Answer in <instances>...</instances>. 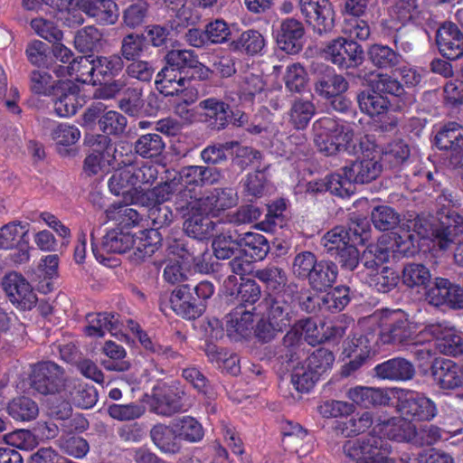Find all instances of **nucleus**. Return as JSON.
Listing matches in <instances>:
<instances>
[{"mask_svg": "<svg viewBox=\"0 0 463 463\" xmlns=\"http://www.w3.org/2000/svg\"><path fill=\"white\" fill-rule=\"evenodd\" d=\"M314 143L325 156L339 152L356 155L362 151V141L356 137L352 128L339 124L332 118L323 117L316 120L312 127Z\"/></svg>", "mask_w": 463, "mask_h": 463, "instance_id": "nucleus-1", "label": "nucleus"}, {"mask_svg": "<svg viewBox=\"0 0 463 463\" xmlns=\"http://www.w3.org/2000/svg\"><path fill=\"white\" fill-rule=\"evenodd\" d=\"M324 52L333 64L345 70L360 67L365 59L364 48L360 43L342 36L328 42Z\"/></svg>", "mask_w": 463, "mask_h": 463, "instance_id": "nucleus-2", "label": "nucleus"}, {"mask_svg": "<svg viewBox=\"0 0 463 463\" xmlns=\"http://www.w3.org/2000/svg\"><path fill=\"white\" fill-rule=\"evenodd\" d=\"M68 380L64 369L51 361L35 364L30 374L31 387L44 395L64 390Z\"/></svg>", "mask_w": 463, "mask_h": 463, "instance_id": "nucleus-3", "label": "nucleus"}, {"mask_svg": "<svg viewBox=\"0 0 463 463\" xmlns=\"http://www.w3.org/2000/svg\"><path fill=\"white\" fill-rule=\"evenodd\" d=\"M432 241L441 250H447L463 241V216L452 210H442L431 230Z\"/></svg>", "mask_w": 463, "mask_h": 463, "instance_id": "nucleus-4", "label": "nucleus"}, {"mask_svg": "<svg viewBox=\"0 0 463 463\" xmlns=\"http://www.w3.org/2000/svg\"><path fill=\"white\" fill-rule=\"evenodd\" d=\"M297 293V285L289 283L288 288L278 294H269L259 302L262 316L276 323L284 330L291 324L292 303Z\"/></svg>", "mask_w": 463, "mask_h": 463, "instance_id": "nucleus-5", "label": "nucleus"}, {"mask_svg": "<svg viewBox=\"0 0 463 463\" xmlns=\"http://www.w3.org/2000/svg\"><path fill=\"white\" fill-rule=\"evenodd\" d=\"M306 22L318 34L330 33L335 27V10L329 0H298Z\"/></svg>", "mask_w": 463, "mask_h": 463, "instance_id": "nucleus-6", "label": "nucleus"}, {"mask_svg": "<svg viewBox=\"0 0 463 463\" xmlns=\"http://www.w3.org/2000/svg\"><path fill=\"white\" fill-rule=\"evenodd\" d=\"M425 298L430 305L436 307L447 306L454 310L463 309L460 286L445 278L436 277L431 279V284L426 289Z\"/></svg>", "mask_w": 463, "mask_h": 463, "instance_id": "nucleus-7", "label": "nucleus"}, {"mask_svg": "<svg viewBox=\"0 0 463 463\" xmlns=\"http://www.w3.org/2000/svg\"><path fill=\"white\" fill-rule=\"evenodd\" d=\"M185 392L175 385L155 387L149 398L150 411L162 416H172L184 409Z\"/></svg>", "mask_w": 463, "mask_h": 463, "instance_id": "nucleus-8", "label": "nucleus"}, {"mask_svg": "<svg viewBox=\"0 0 463 463\" xmlns=\"http://www.w3.org/2000/svg\"><path fill=\"white\" fill-rule=\"evenodd\" d=\"M435 384L443 391L463 388V364L443 357H436L430 367Z\"/></svg>", "mask_w": 463, "mask_h": 463, "instance_id": "nucleus-9", "label": "nucleus"}, {"mask_svg": "<svg viewBox=\"0 0 463 463\" xmlns=\"http://www.w3.org/2000/svg\"><path fill=\"white\" fill-rule=\"evenodd\" d=\"M435 43L441 57L457 61L463 57V33L452 22H444L436 31Z\"/></svg>", "mask_w": 463, "mask_h": 463, "instance_id": "nucleus-10", "label": "nucleus"}, {"mask_svg": "<svg viewBox=\"0 0 463 463\" xmlns=\"http://www.w3.org/2000/svg\"><path fill=\"white\" fill-rule=\"evenodd\" d=\"M373 432L382 433L389 439L414 446L417 426L411 422V420L403 416L402 418L392 417L389 419H382L378 416Z\"/></svg>", "mask_w": 463, "mask_h": 463, "instance_id": "nucleus-11", "label": "nucleus"}, {"mask_svg": "<svg viewBox=\"0 0 463 463\" xmlns=\"http://www.w3.org/2000/svg\"><path fill=\"white\" fill-rule=\"evenodd\" d=\"M2 288L10 301L23 309H31L37 302L36 294L31 285L16 272H11L3 278Z\"/></svg>", "mask_w": 463, "mask_h": 463, "instance_id": "nucleus-12", "label": "nucleus"}, {"mask_svg": "<svg viewBox=\"0 0 463 463\" xmlns=\"http://www.w3.org/2000/svg\"><path fill=\"white\" fill-rule=\"evenodd\" d=\"M400 413L410 420L430 421L437 416L438 409L430 398L410 393L399 399L397 404Z\"/></svg>", "mask_w": 463, "mask_h": 463, "instance_id": "nucleus-13", "label": "nucleus"}, {"mask_svg": "<svg viewBox=\"0 0 463 463\" xmlns=\"http://www.w3.org/2000/svg\"><path fill=\"white\" fill-rule=\"evenodd\" d=\"M306 29L302 21L288 17L280 22L276 33V42L280 50L289 54L298 53L303 48Z\"/></svg>", "mask_w": 463, "mask_h": 463, "instance_id": "nucleus-14", "label": "nucleus"}, {"mask_svg": "<svg viewBox=\"0 0 463 463\" xmlns=\"http://www.w3.org/2000/svg\"><path fill=\"white\" fill-rule=\"evenodd\" d=\"M191 18V10L184 5L177 11L175 18L170 20L167 25L153 24L147 27L146 36L152 46L167 49L172 41L170 32L180 33L188 25Z\"/></svg>", "mask_w": 463, "mask_h": 463, "instance_id": "nucleus-15", "label": "nucleus"}, {"mask_svg": "<svg viewBox=\"0 0 463 463\" xmlns=\"http://www.w3.org/2000/svg\"><path fill=\"white\" fill-rule=\"evenodd\" d=\"M348 88L349 83L342 74L336 73L328 65H317L314 90L320 98L328 99L335 94L346 92Z\"/></svg>", "mask_w": 463, "mask_h": 463, "instance_id": "nucleus-16", "label": "nucleus"}, {"mask_svg": "<svg viewBox=\"0 0 463 463\" xmlns=\"http://www.w3.org/2000/svg\"><path fill=\"white\" fill-rule=\"evenodd\" d=\"M382 338L384 343L402 346L416 344L415 332L410 326L407 315L402 310L392 313L390 322L382 331Z\"/></svg>", "mask_w": 463, "mask_h": 463, "instance_id": "nucleus-17", "label": "nucleus"}, {"mask_svg": "<svg viewBox=\"0 0 463 463\" xmlns=\"http://www.w3.org/2000/svg\"><path fill=\"white\" fill-rule=\"evenodd\" d=\"M30 90L39 96H57L61 90L75 91L77 86L70 80H56L45 70H33L29 75Z\"/></svg>", "mask_w": 463, "mask_h": 463, "instance_id": "nucleus-18", "label": "nucleus"}, {"mask_svg": "<svg viewBox=\"0 0 463 463\" xmlns=\"http://www.w3.org/2000/svg\"><path fill=\"white\" fill-rule=\"evenodd\" d=\"M170 303L176 315L188 320L200 317L205 310V304L202 300L197 301L194 296H191L188 286L175 288L171 294Z\"/></svg>", "mask_w": 463, "mask_h": 463, "instance_id": "nucleus-19", "label": "nucleus"}, {"mask_svg": "<svg viewBox=\"0 0 463 463\" xmlns=\"http://www.w3.org/2000/svg\"><path fill=\"white\" fill-rule=\"evenodd\" d=\"M425 331L437 339L440 353L452 356L463 354V336L453 327L438 323L427 326Z\"/></svg>", "mask_w": 463, "mask_h": 463, "instance_id": "nucleus-20", "label": "nucleus"}, {"mask_svg": "<svg viewBox=\"0 0 463 463\" xmlns=\"http://www.w3.org/2000/svg\"><path fill=\"white\" fill-rule=\"evenodd\" d=\"M262 316V307L258 303L256 307H236L230 314V318L226 322V331L230 337L238 340L248 335L252 327L255 318Z\"/></svg>", "mask_w": 463, "mask_h": 463, "instance_id": "nucleus-21", "label": "nucleus"}, {"mask_svg": "<svg viewBox=\"0 0 463 463\" xmlns=\"http://www.w3.org/2000/svg\"><path fill=\"white\" fill-rule=\"evenodd\" d=\"M342 170L353 184H369L380 176L383 172V163L374 157L358 158Z\"/></svg>", "mask_w": 463, "mask_h": 463, "instance_id": "nucleus-22", "label": "nucleus"}, {"mask_svg": "<svg viewBox=\"0 0 463 463\" xmlns=\"http://www.w3.org/2000/svg\"><path fill=\"white\" fill-rule=\"evenodd\" d=\"M356 236H359L360 242H364L368 240L369 233L364 229L360 232L356 227L345 230L344 227L337 226L326 232L320 243L324 251L333 257L343 246L353 241Z\"/></svg>", "mask_w": 463, "mask_h": 463, "instance_id": "nucleus-23", "label": "nucleus"}, {"mask_svg": "<svg viewBox=\"0 0 463 463\" xmlns=\"http://www.w3.org/2000/svg\"><path fill=\"white\" fill-rule=\"evenodd\" d=\"M373 372L379 379L396 382L411 380L416 373L412 363L402 357L379 364L373 368Z\"/></svg>", "mask_w": 463, "mask_h": 463, "instance_id": "nucleus-24", "label": "nucleus"}, {"mask_svg": "<svg viewBox=\"0 0 463 463\" xmlns=\"http://www.w3.org/2000/svg\"><path fill=\"white\" fill-rule=\"evenodd\" d=\"M198 108L203 111L201 116L207 126L215 131H221L228 126L229 104L216 98L201 100Z\"/></svg>", "mask_w": 463, "mask_h": 463, "instance_id": "nucleus-25", "label": "nucleus"}, {"mask_svg": "<svg viewBox=\"0 0 463 463\" xmlns=\"http://www.w3.org/2000/svg\"><path fill=\"white\" fill-rule=\"evenodd\" d=\"M76 6L88 16L106 24H115L119 15L118 5L113 0H76Z\"/></svg>", "mask_w": 463, "mask_h": 463, "instance_id": "nucleus-26", "label": "nucleus"}, {"mask_svg": "<svg viewBox=\"0 0 463 463\" xmlns=\"http://www.w3.org/2000/svg\"><path fill=\"white\" fill-rule=\"evenodd\" d=\"M63 391L70 402L81 409H90L98 401V393L94 386L79 379H69Z\"/></svg>", "mask_w": 463, "mask_h": 463, "instance_id": "nucleus-27", "label": "nucleus"}, {"mask_svg": "<svg viewBox=\"0 0 463 463\" xmlns=\"http://www.w3.org/2000/svg\"><path fill=\"white\" fill-rule=\"evenodd\" d=\"M150 438L154 445L162 452L175 454L181 450V437L175 423L172 426L156 424L150 430Z\"/></svg>", "mask_w": 463, "mask_h": 463, "instance_id": "nucleus-28", "label": "nucleus"}, {"mask_svg": "<svg viewBox=\"0 0 463 463\" xmlns=\"http://www.w3.org/2000/svg\"><path fill=\"white\" fill-rule=\"evenodd\" d=\"M338 268L331 260H320L307 278L309 287L317 292H326L335 283Z\"/></svg>", "mask_w": 463, "mask_h": 463, "instance_id": "nucleus-29", "label": "nucleus"}, {"mask_svg": "<svg viewBox=\"0 0 463 463\" xmlns=\"http://www.w3.org/2000/svg\"><path fill=\"white\" fill-rule=\"evenodd\" d=\"M174 207L182 218L206 211L203 197H198L194 187L179 186L174 195Z\"/></svg>", "mask_w": 463, "mask_h": 463, "instance_id": "nucleus-30", "label": "nucleus"}, {"mask_svg": "<svg viewBox=\"0 0 463 463\" xmlns=\"http://www.w3.org/2000/svg\"><path fill=\"white\" fill-rule=\"evenodd\" d=\"M368 61L378 70H392L402 61V54L383 43H373L366 51Z\"/></svg>", "mask_w": 463, "mask_h": 463, "instance_id": "nucleus-31", "label": "nucleus"}, {"mask_svg": "<svg viewBox=\"0 0 463 463\" xmlns=\"http://www.w3.org/2000/svg\"><path fill=\"white\" fill-rule=\"evenodd\" d=\"M439 150L454 151L463 147V126L450 121L443 125L434 137Z\"/></svg>", "mask_w": 463, "mask_h": 463, "instance_id": "nucleus-32", "label": "nucleus"}, {"mask_svg": "<svg viewBox=\"0 0 463 463\" xmlns=\"http://www.w3.org/2000/svg\"><path fill=\"white\" fill-rule=\"evenodd\" d=\"M348 398L361 407L388 405L391 397L384 389L357 386L348 391Z\"/></svg>", "mask_w": 463, "mask_h": 463, "instance_id": "nucleus-33", "label": "nucleus"}, {"mask_svg": "<svg viewBox=\"0 0 463 463\" xmlns=\"http://www.w3.org/2000/svg\"><path fill=\"white\" fill-rule=\"evenodd\" d=\"M317 113V107L310 99H295L288 110V122L295 129L304 130Z\"/></svg>", "mask_w": 463, "mask_h": 463, "instance_id": "nucleus-34", "label": "nucleus"}, {"mask_svg": "<svg viewBox=\"0 0 463 463\" xmlns=\"http://www.w3.org/2000/svg\"><path fill=\"white\" fill-rule=\"evenodd\" d=\"M386 442L379 436L370 433L361 439V463H392L385 455Z\"/></svg>", "mask_w": 463, "mask_h": 463, "instance_id": "nucleus-35", "label": "nucleus"}, {"mask_svg": "<svg viewBox=\"0 0 463 463\" xmlns=\"http://www.w3.org/2000/svg\"><path fill=\"white\" fill-rule=\"evenodd\" d=\"M361 111L370 118H374L387 112L391 102L387 97L376 94L373 89L364 90L356 96Z\"/></svg>", "mask_w": 463, "mask_h": 463, "instance_id": "nucleus-36", "label": "nucleus"}, {"mask_svg": "<svg viewBox=\"0 0 463 463\" xmlns=\"http://www.w3.org/2000/svg\"><path fill=\"white\" fill-rule=\"evenodd\" d=\"M402 283L411 288H421L427 289L431 284L432 275L429 268L419 262H407L402 270Z\"/></svg>", "mask_w": 463, "mask_h": 463, "instance_id": "nucleus-37", "label": "nucleus"}, {"mask_svg": "<svg viewBox=\"0 0 463 463\" xmlns=\"http://www.w3.org/2000/svg\"><path fill=\"white\" fill-rule=\"evenodd\" d=\"M210 213H191L184 222V231L187 236L205 241L211 237L216 223L207 215Z\"/></svg>", "mask_w": 463, "mask_h": 463, "instance_id": "nucleus-38", "label": "nucleus"}, {"mask_svg": "<svg viewBox=\"0 0 463 463\" xmlns=\"http://www.w3.org/2000/svg\"><path fill=\"white\" fill-rule=\"evenodd\" d=\"M208 244L202 239L193 237H185L174 240L168 246L171 253L177 255L182 260L191 262L196 257H199L202 252L206 251Z\"/></svg>", "mask_w": 463, "mask_h": 463, "instance_id": "nucleus-39", "label": "nucleus"}, {"mask_svg": "<svg viewBox=\"0 0 463 463\" xmlns=\"http://www.w3.org/2000/svg\"><path fill=\"white\" fill-rule=\"evenodd\" d=\"M240 241L241 252L253 260H262L270 250L268 239L257 232L240 234Z\"/></svg>", "mask_w": 463, "mask_h": 463, "instance_id": "nucleus-40", "label": "nucleus"}, {"mask_svg": "<svg viewBox=\"0 0 463 463\" xmlns=\"http://www.w3.org/2000/svg\"><path fill=\"white\" fill-rule=\"evenodd\" d=\"M74 46L81 53L99 52L103 48V33L94 25L85 26L77 31Z\"/></svg>", "mask_w": 463, "mask_h": 463, "instance_id": "nucleus-41", "label": "nucleus"}, {"mask_svg": "<svg viewBox=\"0 0 463 463\" xmlns=\"http://www.w3.org/2000/svg\"><path fill=\"white\" fill-rule=\"evenodd\" d=\"M213 255L218 260H230L235 254H241L240 234L228 231L214 237L212 242Z\"/></svg>", "mask_w": 463, "mask_h": 463, "instance_id": "nucleus-42", "label": "nucleus"}, {"mask_svg": "<svg viewBox=\"0 0 463 463\" xmlns=\"http://www.w3.org/2000/svg\"><path fill=\"white\" fill-rule=\"evenodd\" d=\"M165 148L162 137L156 133L140 136L134 144L135 154L142 158L153 159L160 156Z\"/></svg>", "mask_w": 463, "mask_h": 463, "instance_id": "nucleus-43", "label": "nucleus"}, {"mask_svg": "<svg viewBox=\"0 0 463 463\" xmlns=\"http://www.w3.org/2000/svg\"><path fill=\"white\" fill-rule=\"evenodd\" d=\"M135 244L134 235L113 229L102 238L101 250L107 253H124Z\"/></svg>", "mask_w": 463, "mask_h": 463, "instance_id": "nucleus-44", "label": "nucleus"}, {"mask_svg": "<svg viewBox=\"0 0 463 463\" xmlns=\"http://www.w3.org/2000/svg\"><path fill=\"white\" fill-rule=\"evenodd\" d=\"M205 213H214L232 208L237 203V194L230 187L215 188L203 197Z\"/></svg>", "mask_w": 463, "mask_h": 463, "instance_id": "nucleus-45", "label": "nucleus"}, {"mask_svg": "<svg viewBox=\"0 0 463 463\" xmlns=\"http://www.w3.org/2000/svg\"><path fill=\"white\" fill-rule=\"evenodd\" d=\"M350 288L337 286L331 291L322 295L317 300L319 308L325 311L336 313L343 310L351 301Z\"/></svg>", "mask_w": 463, "mask_h": 463, "instance_id": "nucleus-46", "label": "nucleus"}, {"mask_svg": "<svg viewBox=\"0 0 463 463\" xmlns=\"http://www.w3.org/2000/svg\"><path fill=\"white\" fill-rule=\"evenodd\" d=\"M255 278L265 284L268 290L278 294L288 288L285 270L276 266H268L255 271Z\"/></svg>", "mask_w": 463, "mask_h": 463, "instance_id": "nucleus-47", "label": "nucleus"}, {"mask_svg": "<svg viewBox=\"0 0 463 463\" xmlns=\"http://www.w3.org/2000/svg\"><path fill=\"white\" fill-rule=\"evenodd\" d=\"M411 147L402 139L390 142L383 150L381 161L389 165L390 168H397L409 160Z\"/></svg>", "mask_w": 463, "mask_h": 463, "instance_id": "nucleus-48", "label": "nucleus"}, {"mask_svg": "<svg viewBox=\"0 0 463 463\" xmlns=\"http://www.w3.org/2000/svg\"><path fill=\"white\" fill-rule=\"evenodd\" d=\"M144 105L143 90L138 87L127 88L118 104V109L130 117L143 115Z\"/></svg>", "mask_w": 463, "mask_h": 463, "instance_id": "nucleus-49", "label": "nucleus"}, {"mask_svg": "<svg viewBox=\"0 0 463 463\" xmlns=\"http://www.w3.org/2000/svg\"><path fill=\"white\" fill-rule=\"evenodd\" d=\"M369 88L376 91V94L386 97L387 95L401 98L405 94L403 85L392 75L378 73L369 81Z\"/></svg>", "mask_w": 463, "mask_h": 463, "instance_id": "nucleus-50", "label": "nucleus"}, {"mask_svg": "<svg viewBox=\"0 0 463 463\" xmlns=\"http://www.w3.org/2000/svg\"><path fill=\"white\" fill-rule=\"evenodd\" d=\"M8 414L15 420L30 421L39 413L37 403L32 399L22 396L14 399L7 407Z\"/></svg>", "mask_w": 463, "mask_h": 463, "instance_id": "nucleus-51", "label": "nucleus"}, {"mask_svg": "<svg viewBox=\"0 0 463 463\" xmlns=\"http://www.w3.org/2000/svg\"><path fill=\"white\" fill-rule=\"evenodd\" d=\"M389 258L388 248L381 244H369L361 255V262L370 273H375L383 267Z\"/></svg>", "mask_w": 463, "mask_h": 463, "instance_id": "nucleus-52", "label": "nucleus"}, {"mask_svg": "<svg viewBox=\"0 0 463 463\" xmlns=\"http://www.w3.org/2000/svg\"><path fill=\"white\" fill-rule=\"evenodd\" d=\"M146 37L144 33H130L123 36L120 43L119 56L122 60L134 61L146 51Z\"/></svg>", "mask_w": 463, "mask_h": 463, "instance_id": "nucleus-53", "label": "nucleus"}, {"mask_svg": "<svg viewBox=\"0 0 463 463\" xmlns=\"http://www.w3.org/2000/svg\"><path fill=\"white\" fill-rule=\"evenodd\" d=\"M265 41L259 31L248 30L231 43V48L234 51H242L253 55L260 52L264 47Z\"/></svg>", "mask_w": 463, "mask_h": 463, "instance_id": "nucleus-54", "label": "nucleus"}, {"mask_svg": "<svg viewBox=\"0 0 463 463\" xmlns=\"http://www.w3.org/2000/svg\"><path fill=\"white\" fill-rule=\"evenodd\" d=\"M68 71L71 76H75L76 80L82 83L92 81L94 72L97 71L95 57L93 55H84L74 59L70 62Z\"/></svg>", "mask_w": 463, "mask_h": 463, "instance_id": "nucleus-55", "label": "nucleus"}, {"mask_svg": "<svg viewBox=\"0 0 463 463\" xmlns=\"http://www.w3.org/2000/svg\"><path fill=\"white\" fill-rule=\"evenodd\" d=\"M378 417H374L371 411L356 413L352 418L339 424L338 429L345 437L357 436L368 430Z\"/></svg>", "mask_w": 463, "mask_h": 463, "instance_id": "nucleus-56", "label": "nucleus"}, {"mask_svg": "<svg viewBox=\"0 0 463 463\" xmlns=\"http://www.w3.org/2000/svg\"><path fill=\"white\" fill-rule=\"evenodd\" d=\"M371 221L379 231H390L401 222L400 213L387 205H378L371 213Z\"/></svg>", "mask_w": 463, "mask_h": 463, "instance_id": "nucleus-57", "label": "nucleus"}, {"mask_svg": "<svg viewBox=\"0 0 463 463\" xmlns=\"http://www.w3.org/2000/svg\"><path fill=\"white\" fill-rule=\"evenodd\" d=\"M372 351L371 340L368 335L354 333L348 335L343 343V355L346 358L353 356H370Z\"/></svg>", "mask_w": 463, "mask_h": 463, "instance_id": "nucleus-58", "label": "nucleus"}, {"mask_svg": "<svg viewBox=\"0 0 463 463\" xmlns=\"http://www.w3.org/2000/svg\"><path fill=\"white\" fill-rule=\"evenodd\" d=\"M390 248L392 252L402 256H411L416 252L417 236L410 231H402L401 232H392L389 235Z\"/></svg>", "mask_w": 463, "mask_h": 463, "instance_id": "nucleus-59", "label": "nucleus"}, {"mask_svg": "<svg viewBox=\"0 0 463 463\" xmlns=\"http://www.w3.org/2000/svg\"><path fill=\"white\" fill-rule=\"evenodd\" d=\"M165 63L178 70L181 74L184 70L197 64V55L192 50H170L164 56Z\"/></svg>", "mask_w": 463, "mask_h": 463, "instance_id": "nucleus-60", "label": "nucleus"}, {"mask_svg": "<svg viewBox=\"0 0 463 463\" xmlns=\"http://www.w3.org/2000/svg\"><path fill=\"white\" fill-rule=\"evenodd\" d=\"M369 275L371 285L382 293H389L394 289L400 279L399 274L388 267H383L380 271Z\"/></svg>", "mask_w": 463, "mask_h": 463, "instance_id": "nucleus-61", "label": "nucleus"}, {"mask_svg": "<svg viewBox=\"0 0 463 463\" xmlns=\"http://www.w3.org/2000/svg\"><path fill=\"white\" fill-rule=\"evenodd\" d=\"M127 118L115 110L105 111L103 120L100 122L99 131L109 136L120 137L126 130Z\"/></svg>", "mask_w": 463, "mask_h": 463, "instance_id": "nucleus-62", "label": "nucleus"}, {"mask_svg": "<svg viewBox=\"0 0 463 463\" xmlns=\"http://www.w3.org/2000/svg\"><path fill=\"white\" fill-rule=\"evenodd\" d=\"M109 187L116 195H125L135 190L130 167H118L110 176Z\"/></svg>", "mask_w": 463, "mask_h": 463, "instance_id": "nucleus-63", "label": "nucleus"}, {"mask_svg": "<svg viewBox=\"0 0 463 463\" xmlns=\"http://www.w3.org/2000/svg\"><path fill=\"white\" fill-rule=\"evenodd\" d=\"M97 72L102 76L103 80L115 78L124 69V61L119 54H112L110 56L95 57Z\"/></svg>", "mask_w": 463, "mask_h": 463, "instance_id": "nucleus-64", "label": "nucleus"}]
</instances>
